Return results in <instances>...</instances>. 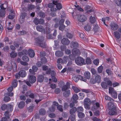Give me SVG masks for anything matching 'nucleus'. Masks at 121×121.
<instances>
[{
  "label": "nucleus",
  "instance_id": "obj_1",
  "mask_svg": "<svg viewBox=\"0 0 121 121\" xmlns=\"http://www.w3.org/2000/svg\"><path fill=\"white\" fill-rule=\"evenodd\" d=\"M1 108L3 111H4L6 109L7 110L5 112L4 115L7 119L9 118L10 114L9 113V112H11L13 110V106L10 104L7 105L5 104H2L1 106Z\"/></svg>",
  "mask_w": 121,
  "mask_h": 121
},
{
  "label": "nucleus",
  "instance_id": "obj_2",
  "mask_svg": "<svg viewBox=\"0 0 121 121\" xmlns=\"http://www.w3.org/2000/svg\"><path fill=\"white\" fill-rule=\"evenodd\" d=\"M108 107L109 111L108 114L110 115H115L116 114V106L114 103L111 102L108 103Z\"/></svg>",
  "mask_w": 121,
  "mask_h": 121
},
{
  "label": "nucleus",
  "instance_id": "obj_3",
  "mask_svg": "<svg viewBox=\"0 0 121 121\" xmlns=\"http://www.w3.org/2000/svg\"><path fill=\"white\" fill-rule=\"evenodd\" d=\"M37 30L40 32H43L44 34H48L50 33L51 31L49 27H46L44 28L43 26L38 25L36 27Z\"/></svg>",
  "mask_w": 121,
  "mask_h": 121
},
{
  "label": "nucleus",
  "instance_id": "obj_4",
  "mask_svg": "<svg viewBox=\"0 0 121 121\" xmlns=\"http://www.w3.org/2000/svg\"><path fill=\"white\" fill-rule=\"evenodd\" d=\"M43 37H39L35 39V40L36 43L41 47L45 48L46 46V43L44 41H43Z\"/></svg>",
  "mask_w": 121,
  "mask_h": 121
},
{
  "label": "nucleus",
  "instance_id": "obj_5",
  "mask_svg": "<svg viewBox=\"0 0 121 121\" xmlns=\"http://www.w3.org/2000/svg\"><path fill=\"white\" fill-rule=\"evenodd\" d=\"M80 54L79 50L77 48H73L72 51V54L69 56L70 59L71 60H73L76 56L79 55Z\"/></svg>",
  "mask_w": 121,
  "mask_h": 121
},
{
  "label": "nucleus",
  "instance_id": "obj_6",
  "mask_svg": "<svg viewBox=\"0 0 121 121\" xmlns=\"http://www.w3.org/2000/svg\"><path fill=\"white\" fill-rule=\"evenodd\" d=\"M26 74L27 73L25 70H22L20 71L18 73H16L15 77L16 78L19 79L20 77L22 78L25 77Z\"/></svg>",
  "mask_w": 121,
  "mask_h": 121
},
{
  "label": "nucleus",
  "instance_id": "obj_7",
  "mask_svg": "<svg viewBox=\"0 0 121 121\" xmlns=\"http://www.w3.org/2000/svg\"><path fill=\"white\" fill-rule=\"evenodd\" d=\"M75 63L77 65H81L85 64V62L83 58L80 57H78L76 58L75 60Z\"/></svg>",
  "mask_w": 121,
  "mask_h": 121
},
{
  "label": "nucleus",
  "instance_id": "obj_8",
  "mask_svg": "<svg viewBox=\"0 0 121 121\" xmlns=\"http://www.w3.org/2000/svg\"><path fill=\"white\" fill-rule=\"evenodd\" d=\"M109 92L112 97L115 99L117 98V93L113 88L110 87L109 89Z\"/></svg>",
  "mask_w": 121,
  "mask_h": 121
},
{
  "label": "nucleus",
  "instance_id": "obj_9",
  "mask_svg": "<svg viewBox=\"0 0 121 121\" xmlns=\"http://www.w3.org/2000/svg\"><path fill=\"white\" fill-rule=\"evenodd\" d=\"M101 78L100 76L97 75L95 76V80L91 79L90 80V82L92 84H95V82L98 83H100L101 81Z\"/></svg>",
  "mask_w": 121,
  "mask_h": 121
},
{
  "label": "nucleus",
  "instance_id": "obj_10",
  "mask_svg": "<svg viewBox=\"0 0 121 121\" xmlns=\"http://www.w3.org/2000/svg\"><path fill=\"white\" fill-rule=\"evenodd\" d=\"M84 102L85 108L86 109H89L90 108V105L91 104V102L90 99L88 98L85 99Z\"/></svg>",
  "mask_w": 121,
  "mask_h": 121
},
{
  "label": "nucleus",
  "instance_id": "obj_11",
  "mask_svg": "<svg viewBox=\"0 0 121 121\" xmlns=\"http://www.w3.org/2000/svg\"><path fill=\"white\" fill-rule=\"evenodd\" d=\"M73 79L76 82H78V79L82 80V81L86 82V80L85 78H83V77L80 75H79L78 76V77H73Z\"/></svg>",
  "mask_w": 121,
  "mask_h": 121
},
{
  "label": "nucleus",
  "instance_id": "obj_12",
  "mask_svg": "<svg viewBox=\"0 0 121 121\" xmlns=\"http://www.w3.org/2000/svg\"><path fill=\"white\" fill-rule=\"evenodd\" d=\"M78 21L81 22H84L87 19L86 16L84 15H80L78 17Z\"/></svg>",
  "mask_w": 121,
  "mask_h": 121
},
{
  "label": "nucleus",
  "instance_id": "obj_13",
  "mask_svg": "<svg viewBox=\"0 0 121 121\" xmlns=\"http://www.w3.org/2000/svg\"><path fill=\"white\" fill-rule=\"evenodd\" d=\"M28 80L30 83H34L36 81V77L33 75H29L28 76Z\"/></svg>",
  "mask_w": 121,
  "mask_h": 121
},
{
  "label": "nucleus",
  "instance_id": "obj_14",
  "mask_svg": "<svg viewBox=\"0 0 121 121\" xmlns=\"http://www.w3.org/2000/svg\"><path fill=\"white\" fill-rule=\"evenodd\" d=\"M54 2H56V1H53V3H49L48 4V7L51 8V11L53 12L56 11V8L54 7L55 5L53 3Z\"/></svg>",
  "mask_w": 121,
  "mask_h": 121
},
{
  "label": "nucleus",
  "instance_id": "obj_15",
  "mask_svg": "<svg viewBox=\"0 0 121 121\" xmlns=\"http://www.w3.org/2000/svg\"><path fill=\"white\" fill-rule=\"evenodd\" d=\"M78 98L79 97L77 95L74 94L73 95L71 99V100L72 102L75 103H76L78 102L77 100L78 99Z\"/></svg>",
  "mask_w": 121,
  "mask_h": 121
},
{
  "label": "nucleus",
  "instance_id": "obj_16",
  "mask_svg": "<svg viewBox=\"0 0 121 121\" xmlns=\"http://www.w3.org/2000/svg\"><path fill=\"white\" fill-rule=\"evenodd\" d=\"M32 69H30L29 71L30 73L33 74H35V72H36L38 70V68L36 66H33L32 68Z\"/></svg>",
  "mask_w": 121,
  "mask_h": 121
},
{
  "label": "nucleus",
  "instance_id": "obj_17",
  "mask_svg": "<svg viewBox=\"0 0 121 121\" xmlns=\"http://www.w3.org/2000/svg\"><path fill=\"white\" fill-rule=\"evenodd\" d=\"M110 27L112 30H115L118 28V26L117 24L113 22L111 24Z\"/></svg>",
  "mask_w": 121,
  "mask_h": 121
},
{
  "label": "nucleus",
  "instance_id": "obj_18",
  "mask_svg": "<svg viewBox=\"0 0 121 121\" xmlns=\"http://www.w3.org/2000/svg\"><path fill=\"white\" fill-rule=\"evenodd\" d=\"M13 90V87L11 86L9 87L8 89L7 90L8 92L7 93L8 95L9 96H12L13 95V93H10Z\"/></svg>",
  "mask_w": 121,
  "mask_h": 121
},
{
  "label": "nucleus",
  "instance_id": "obj_19",
  "mask_svg": "<svg viewBox=\"0 0 121 121\" xmlns=\"http://www.w3.org/2000/svg\"><path fill=\"white\" fill-rule=\"evenodd\" d=\"M61 42L62 44L65 45H68L70 43L68 39L65 38L63 39Z\"/></svg>",
  "mask_w": 121,
  "mask_h": 121
},
{
  "label": "nucleus",
  "instance_id": "obj_20",
  "mask_svg": "<svg viewBox=\"0 0 121 121\" xmlns=\"http://www.w3.org/2000/svg\"><path fill=\"white\" fill-rule=\"evenodd\" d=\"M70 87V84L69 83L67 82L65 85H64L62 87V90L63 91H65L68 89Z\"/></svg>",
  "mask_w": 121,
  "mask_h": 121
},
{
  "label": "nucleus",
  "instance_id": "obj_21",
  "mask_svg": "<svg viewBox=\"0 0 121 121\" xmlns=\"http://www.w3.org/2000/svg\"><path fill=\"white\" fill-rule=\"evenodd\" d=\"M28 54L30 57L32 58L34 57L35 54L33 50L32 49H29L28 51Z\"/></svg>",
  "mask_w": 121,
  "mask_h": 121
},
{
  "label": "nucleus",
  "instance_id": "obj_22",
  "mask_svg": "<svg viewBox=\"0 0 121 121\" xmlns=\"http://www.w3.org/2000/svg\"><path fill=\"white\" fill-rule=\"evenodd\" d=\"M84 78H85L86 80V79H89L91 77V75L90 73L88 72H85L84 74Z\"/></svg>",
  "mask_w": 121,
  "mask_h": 121
},
{
  "label": "nucleus",
  "instance_id": "obj_23",
  "mask_svg": "<svg viewBox=\"0 0 121 121\" xmlns=\"http://www.w3.org/2000/svg\"><path fill=\"white\" fill-rule=\"evenodd\" d=\"M53 3L56 6V7L57 9L59 10H60L62 8L61 4L59 3H58L57 1H56V2H54Z\"/></svg>",
  "mask_w": 121,
  "mask_h": 121
},
{
  "label": "nucleus",
  "instance_id": "obj_24",
  "mask_svg": "<svg viewBox=\"0 0 121 121\" xmlns=\"http://www.w3.org/2000/svg\"><path fill=\"white\" fill-rule=\"evenodd\" d=\"M70 93V91L69 90H67L64 91L63 93L64 96L67 97L69 96Z\"/></svg>",
  "mask_w": 121,
  "mask_h": 121
},
{
  "label": "nucleus",
  "instance_id": "obj_25",
  "mask_svg": "<svg viewBox=\"0 0 121 121\" xmlns=\"http://www.w3.org/2000/svg\"><path fill=\"white\" fill-rule=\"evenodd\" d=\"M44 79V77L43 75H39L38 77L37 80L40 82H42Z\"/></svg>",
  "mask_w": 121,
  "mask_h": 121
},
{
  "label": "nucleus",
  "instance_id": "obj_26",
  "mask_svg": "<svg viewBox=\"0 0 121 121\" xmlns=\"http://www.w3.org/2000/svg\"><path fill=\"white\" fill-rule=\"evenodd\" d=\"M78 44L77 42H73L71 43L70 47L72 48H76L78 47Z\"/></svg>",
  "mask_w": 121,
  "mask_h": 121
},
{
  "label": "nucleus",
  "instance_id": "obj_27",
  "mask_svg": "<svg viewBox=\"0 0 121 121\" xmlns=\"http://www.w3.org/2000/svg\"><path fill=\"white\" fill-rule=\"evenodd\" d=\"M55 54L56 56L58 57L62 56L63 55L62 52L59 51H56L55 52Z\"/></svg>",
  "mask_w": 121,
  "mask_h": 121
},
{
  "label": "nucleus",
  "instance_id": "obj_28",
  "mask_svg": "<svg viewBox=\"0 0 121 121\" xmlns=\"http://www.w3.org/2000/svg\"><path fill=\"white\" fill-rule=\"evenodd\" d=\"M23 14L25 16H26V13H24ZM25 17V16H23V14H22V15H21L20 18L19 19V21L21 23H23L24 21V18Z\"/></svg>",
  "mask_w": 121,
  "mask_h": 121
},
{
  "label": "nucleus",
  "instance_id": "obj_29",
  "mask_svg": "<svg viewBox=\"0 0 121 121\" xmlns=\"http://www.w3.org/2000/svg\"><path fill=\"white\" fill-rule=\"evenodd\" d=\"M17 53L15 51H13L10 53V57L11 58H14L17 56Z\"/></svg>",
  "mask_w": 121,
  "mask_h": 121
},
{
  "label": "nucleus",
  "instance_id": "obj_30",
  "mask_svg": "<svg viewBox=\"0 0 121 121\" xmlns=\"http://www.w3.org/2000/svg\"><path fill=\"white\" fill-rule=\"evenodd\" d=\"M17 85V81L16 80H14L12 81V86L14 88L16 87Z\"/></svg>",
  "mask_w": 121,
  "mask_h": 121
},
{
  "label": "nucleus",
  "instance_id": "obj_31",
  "mask_svg": "<svg viewBox=\"0 0 121 121\" xmlns=\"http://www.w3.org/2000/svg\"><path fill=\"white\" fill-rule=\"evenodd\" d=\"M113 34L115 37L117 39H119L121 37L120 34L118 32H114L113 33Z\"/></svg>",
  "mask_w": 121,
  "mask_h": 121
},
{
  "label": "nucleus",
  "instance_id": "obj_32",
  "mask_svg": "<svg viewBox=\"0 0 121 121\" xmlns=\"http://www.w3.org/2000/svg\"><path fill=\"white\" fill-rule=\"evenodd\" d=\"M89 20L90 22L92 23H95L96 21L95 17H93L92 16H91L90 17Z\"/></svg>",
  "mask_w": 121,
  "mask_h": 121
},
{
  "label": "nucleus",
  "instance_id": "obj_33",
  "mask_svg": "<svg viewBox=\"0 0 121 121\" xmlns=\"http://www.w3.org/2000/svg\"><path fill=\"white\" fill-rule=\"evenodd\" d=\"M94 105V106L93 105L92 108V109L93 110L96 109L99 106V104L98 103H96Z\"/></svg>",
  "mask_w": 121,
  "mask_h": 121
},
{
  "label": "nucleus",
  "instance_id": "obj_34",
  "mask_svg": "<svg viewBox=\"0 0 121 121\" xmlns=\"http://www.w3.org/2000/svg\"><path fill=\"white\" fill-rule=\"evenodd\" d=\"M77 111L76 108L74 107L71 109L69 111V112L71 115L73 114Z\"/></svg>",
  "mask_w": 121,
  "mask_h": 121
},
{
  "label": "nucleus",
  "instance_id": "obj_35",
  "mask_svg": "<svg viewBox=\"0 0 121 121\" xmlns=\"http://www.w3.org/2000/svg\"><path fill=\"white\" fill-rule=\"evenodd\" d=\"M72 89L76 93H78L80 91V90L78 88L74 86H72Z\"/></svg>",
  "mask_w": 121,
  "mask_h": 121
},
{
  "label": "nucleus",
  "instance_id": "obj_36",
  "mask_svg": "<svg viewBox=\"0 0 121 121\" xmlns=\"http://www.w3.org/2000/svg\"><path fill=\"white\" fill-rule=\"evenodd\" d=\"M63 59L62 60V63L63 64H66L67 62V61L68 60L69 58L68 57L66 56H64L63 58Z\"/></svg>",
  "mask_w": 121,
  "mask_h": 121
},
{
  "label": "nucleus",
  "instance_id": "obj_37",
  "mask_svg": "<svg viewBox=\"0 0 121 121\" xmlns=\"http://www.w3.org/2000/svg\"><path fill=\"white\" fill-rule=\"evenodd\" d=\"M25 105V103L24 101L20 102L18 105V107L20 108H22L24 107Z\"/></svg>",
  "mask_w": 121,
  "mask_h": 121
},
{
  "label": "nucleus",
  "instance_id": "obj_38",
  "mask_svg": "<svg viewBox=\"0 0 121 121\" xmlns=\"http://www.w3.org/2000/svg\"><path fill=\"white\" fill-rule=\"evenodd\" d=\"M91 28V26L88 24H87L84 27V29L86 31H90Z\"/></svg>",
  "mask_w": 121,
  "mask_h": 121
},
{
  "label": "nucleus",
  "instance_id": "obj_39",
  "mask_svg": "<svg viewBox=\"0 0 121 121\" xmlns=\"http://www.w3.org/2000/svg\"><path fill=\"white\" fill-rule=\"evenodd\" d=\"M46 113V111L43 109H41L39 111V113L41 115H44Z\"/></svg>",
  "mask_w": 121,
  "mask_h": 121
},
{
  "label": "nucleus",
  "instance_id": "obj_40",
  "mask_svg": "<svg viewBox=\"0 0 121 121\" xmlns=\"http://www.w3.org/2000/svg\"><path fill=\"white\" fill-rule=\"evenodd\" d=\"M5 11L4 10H0V16L2 17L4 16Z\"/></svg>",
  "mask_w": 121,
  "mask_h": 121
},
{
  "label": "nucleus",
  "instance_id": "obj_41",
  "mask_svg": "<svg viewBox=\"0 0 121 121\" xmlns=\"http://www.w3.org/2000/svg\"><path fill=\"white\" fill-rule=\"evenodd\" d=\"M83 108L81 106H79L77 108V111L78 112H80L83 111Z\"/></svg>",
  "mask_w": 121,
  "mask_h": 121
},
{
  "label": "nucleus",
  "instance_id": "obj_42",
  "mask_svg": "<svg viewBox=\"0 0 121 121\" xmlns=\"http://www.w3.org/2000/svg\"><path fill=\"white\" fill-rule=\"evenodd\" d=\"M6 7L7 5L6 4H3L0 6V8L2 10H4L6 9Z\"/></svg>",
  "mask_w": 121,
  "mask_h": 121
},
{
  "label": "nucleus",
  "instance_id": "obj_43",
  "mask_svg": "<svg viewBox=\"0 0 121 121\" xmlns=\"http://www.w3.org/2000/svg\"><path fill=\"white\" fill-rule=\"evenodd\" d=\"M85 62V64L86 63L87 64H91V61L90 58L89 57H87L86 59Z\"/></svg>",
  "mask_w": 121,
  "mask_h": 121
},
{
  "label": "nucleus",
  "instance_id": "obj_44",
  "mask_svg": "<svg viewBox=\"0 0 121 121\" xmlns=\"http://www.w3.org/2000/svg\"><path fill=\"white\" fill-rule=\"evenodd\" d=\"M101 85L102 87L104 89H106L107 86L106 83L103 82L101 84Z\"/></svg>",
  "mask_w": 121,
  "mask_h": 121
},
{
  "label": "nucleus",
  "instance_id": "obj_45",
  "mask_svg": "<svg viewBox=\"0 0 121 121\" xmlns=\"http://www.w3.org/2000/svg\"><path fill=\"white\" fill-rule=\"evenodd\" d=\"M105 98L106 100L110 101L111 102H112L114 101L110 97L108 96L107 95L105 96Z\"/></svg>",
  "mask_w": 121,
  "mask_h": 121
},
{
  "label": "nucleus",
  "instance_id": "obj_46",
  "mask_svg": "<svg viewBox=\"0 0 121 121\" xmlns=\"http://www.w3.org/2000/svg\"><path fill=\"white\" fill-rule=\"evenodd\" d=\"M78 116L79 118H82L84 117L85 114L83 113L79 112L78 114Z\"/></svg>",
  "mask_w": 121,
  "mask_h": 121
},
{
  "label": "nucleus",
  "instance_id": "obj_47",
  "mask_svg": "<svg viewBox=\"0 0 121 121\" xmlns=\"http://www.w3.org/2000/svg\"><path fill=\"white\" fill-rule=\"evenodd\" d=\"M10 100V98L8 97L5 96L4 98V100L5 102H7Z\"/></svg>",
  "mask_w": 121,
  "mask_h": 121
},
{
  "label": "nucleus",
  "instance_id": "obj_48",
  "mask_svg": "<svg viewBox=\"0 0 121 121\" xmlns=\"http://www.w3.org/2000/svg\"><path fill=\"white\" fill-rule=\"evenodd\" d=\"M22 60L26 62H28L29 61V58L28 57L26 56H23L22 57Z\"/></svg>",
  "mask_w": 121,
  "mask_h": 121
},
{
  "label": "nucleus",
  "instance_id": "obj_49",
  "mask_svg": "<svg viewBox=\"0 0 121 121\" xmlns=\"http://www.w3.org/2000/svg\"><path fill=\"white\" fill-rule=\"evenodd\" d=\"M65 27V26L64 25H60V26L59 27V30L62 31L63 30Z\"/></svg>",
  "mask_w": 121,
  "mask_h": 121
},
{
  "label": "nucleus",
  "instance_id": "obj_50",
  "mask_svg": "<svg viewBox=\"0 0 121 121\" xmlns=\"http://www.w3.org/2000/svg\"><path fill=\"white\" fill-rule=\"evenodd\" d=\"M62 106L61 105H58L57 107V109L61 112L63 111Z\"/></svg>",
  "mask_w": 121,
  "mask_h": 121
},
{
  "label": "nucleus",
  "instance_id": "obj_51",
  "mask_svg": "<svg viewBox=\"0 0 121 121\" xmlns=\"http://www.w3.org/2000/svg\"><path fill=\"white\" fill-rule=\"evenodd\" d=\"M103 67L102 66H100L98 68V72L99 73H101L103 70Z\"/></svg>",
  "mask_w": 121,
  "mask_h": 121
},
{
  "label": "nucleus",
  "instance_id": "obj_52",
  "mask_svg": "<svg viewBox=\"0 0 121 121\" xmlns=\"http://www.w3.org/2000/svg\"><path fill=\"white\" fill-rule=\"evenodd\" d=\"M116 3L118 6H120V8L121 9L120 10V11H121V0L120 1L117 0L116 2Z\"/></svg>",
  "mask_w": 121,
  "mask_h": 121
},
{
  "label": "nucleus",
  "instance_id": "obj_53",
  "mask_svg": "<svg viewBox=\"0 0 121 121\" xmlns=\"http://www.w3.org/2000/svg\"><path fill=\"white\" fill-rule=\"evenodd\" d=\"M41 61L42 63H45L47 62V60L45 57H43L41 59Z\"/></svg>",
  "mask_w": 121,
  "mask_h": 121
},
{
  "label": "nucleus",
  "instance_id": "obj_54",
  "mask_svg": "<svg viewBox=\"0 0 121 121\" xmlns=\"http://www.w3.org/2000/svg\"><path fill=\"white\" fill-rule=\"evenodd\" d=\"M55 107L54 106L52 105L51 107L49 108V109L51 112H53L55 111Z\"/></svg>",
  "mask_w": 121,
  "mask_h": 121
},
{
  "label": "nucleus",
  "instance_id": "obj_55",
  "mask_svg": "<svg viewBox=\"0 0 121 121\" xmlns=\"http://www.w3.org/2000/svg\"><path fill=\"white\" fill-rule=\"evenodd\" d=\"M98 26L97 24H96L94 27L93 30L94 31L96 32L98 30Z\"/></svg>",
  "mask_w": 121,
  "mask_h": 121
},
{
  "label": "nucleus",
  "instance_id": "obj_56",
  "mask_svg": "<svg viewBox=\"0 0 121 121\" xmlns=\"http://www.w3.org/2000/svg\"><path fill=\"white\" fill-rule=\"evenodd\" d=\"M94 64L96 65H98L99 63V60L98 59H96L93 61Z\"/></svg>",
  "mask_w": 121,
  "mask_h": 121
},
{
  "label": "nucleus",
  "instance_id": "obj_57",
  "mask_svg": "<svg viewBox=\"0 0 121 121\" xmlns=\"http://www.w3.org/2000/svg\"><path fill=\"white\" fill-rule=\"evenodd\" d=\"M79 98L80 99H83L84 97V94L82 93H80L79 94Z\"/></svg>",
  "mask_w": 121,
  "mask_h": 121
},
{
  "label": "nucleus",
  "instance_id": "obj_58",
  "mask_svg": "<svg viewBox=\"0 0 121 121\" xmlns=\"http://www.w3.org/2000/svg\"><path fill=\"white\" fill-rule=\"evenodd\" d=\"M34 22L35 25H38V24H39V19L37 18H36L35 19L34 21Z\"/></svg>",
  "mask_w": 121,
  "mask_h": 121
},
{
  "label": "nucleus",
  "instance_id": "obj_59",
  "mask_svg": "<svg viewBox=\"0 0 121 121\" xmlns=\"http://www.w3.org/2000/svg\"><path fill=\"white\" fill-rule=\"evenodd\" d=\"M44 23V21L42 18H40L39 19V24L43 25Z\"/></svg>",
  "mask_w": 121,
  "mask_h": 121
},
{
  "label": "nucleus",
  "instance_id": "obj_60",
  "mask_svg": "<svg viewBox=\"0 0 121 121\" xmlns=\"http://www.w3.org/2000/svg\"><path fill=\"white\" fill-rule=\"evenodd\" d=\"M69 107V105L67 103H65L64 104V109H67Z\"/></svg>",
  "mask_w": 121,
  "mask_h": 121
},
{
  "label": "nucleus",
  "instance_id": "obj_61",
  "mask_svg": "<svg viewBox=\"0 0 121 121\" xmlns=\"http://www.w3.org/2000/svg\"><path fill=\"white\" fill-rule=\"evenodd\" d=\"M18 33L19 35H22L25 34L26 33V32L25 31H22L19 32Z\"/></svg>",
  "mask_w": 121,
  "mask_h": 121
},
{
  "label": "nucleus",
  "instance_id": "obj_62",
  "mask_svg": "<svg viewBox=\"0 0 121 121\" xmlns=\"http://www.w3.org/2000/svg\"><path fill=\"white\" fill-rule=\"evenodd\" d=\"M60 91V89L59 88H56L55 90V93L56 94H58L59 93Z\"/></svg>",
  "mask_w": 121,
  "mask_h": 121
},
{
  "label": "nucleus",
  "instance_id": "obj_63",
  "mask_svg": "<svg viewBox=\"0 0 121 121\" xmlns=\"http://www.w3.org/2000/svg\"><path fill=\"white\" fill-rule=\"evenodd\" d=\"M48 116L49 117L51 118H54L56 117V115L54 113H51L49 114Z\"/></svg>",
  "mask_w": 121,
  "mask_h": 121
},
{
  "label": "nucleus",
  "instance_id": "obj_64",
  "mask_svg": "<svg viewBox=\"0 0 121 121\" xmlns=\"http://www.w3.org/2000/svg\"><path fill=\"white\" fill-rule=\"evenodd\" d=\"M70 119L72 121H74L75 119V115L73 114L71 115L70 116Z\"/></svg>",
  "mask_w": 121,
  "mask_h": 121
}]
</instances>
